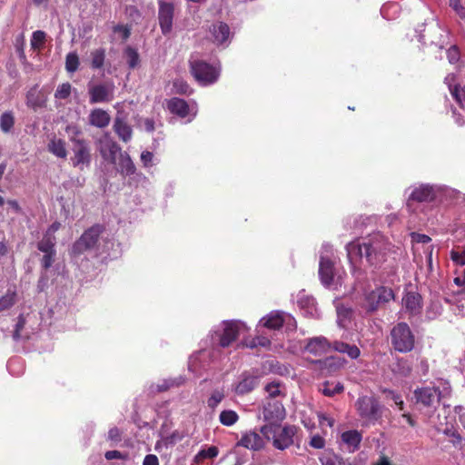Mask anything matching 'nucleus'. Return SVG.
I'll use <instances>...</instances> for the list:
<instances>
[{
  "label": "nucleus",
  "mask_w": 465,
  "mask_h": 465,
  "mask_svg": "<svg viewBox=\"0 0 465 465\" xmlns=\"http://www.w3.org/2000/svg\"><path fill=\"white\" fill-rule=\"evenodd\" d=\"M402 304L410 314L418 315L421 311V296L418 292H409L402 298Z\"/></svg>",
  "instance_id": "nucleus-22"
},
{
  "label": "nucleus",
  "mask_w": 465,
  "mask_h": 465,
  "mask_svg": "<svg viewBox=\"0 0 465 465\" xmlns=\"http://www.w3.org/2000/svg\"><path fill=\"white\" fill-rule=\"evenodd\" d=\"M210 33L213 37V42L217 45H223L226 43L230 37V28L225 23L223 22L213 24L210 27Z\"/></svg>",
  "instance_id": "nucleus-26"
},
{
  "label": "nucleus",
  "mask_w": 465,
  "mask_h": 465,
  "mask_svg": "<svg viewBox=\"0 0 465 465\" xmlns=\"http://www.w3.org/2000/svg\"><path fill=\"white\" fill-rule=\"evenodd\" d=\"M79 58L76 53H69L65 58V69L69 73H74L78 69Z\"/></svg>",
  "instance_id": "nucleus-47"
},
{
  "label": "nucleus",
  "mask_w": 465,
  "mask_h": 465,
  "mask_svg": "<svg viewBox=\"0 0 465 465\" xmlns=\"http://www.w3.org/2000/svg\"><path fill=\"white\" fill-rule=\"evenodd\" d=\"M173 89L176 93L189 94L191 93L190 86L183 80L177 79L173 82Z\"/></svg>",
  "instance_id": "nucleus-56"
},
{
  "label": "nucleus",
  "mask_w": 465,
  "mask_h": 465,
  "mask_svg": "<svg viewBox=\"0 0 465 465\" xmlns=\"http://www.w3.org/2000/svg\"><path fill=\"white\" fill-rule=\"evenodd\" d=\"M56 252H45L42 258V266L46 270L52 266L54 262Z\"/></svg>",
  "instance_id": "nucleus-59"
},
{
  "label": "nucleus",
  "mask_w": 465,
  "mask_h": 465,
  "mask_svg": "<svg viewBox=\"0 0 465 465\" xmlns=\"http://www.w3.org/2000/svg\"><path fill=\"white\" fill-rule=\"evenodd\" d=\"M322 465H345L341 458L337 455H326L321 459Z\"/></svg>",
  "instance_id": "nucleus-55"
},
{
  "label": "nucleus",
  "mask_w": 465,
  "mask_h": 465,
  "mask_svg": "<svg viewBox=\"0 0 465 465\" xmlns=\"http://www.w3.org/2000/svg\"><path fill=\"white\" fill-rule=\"evenodd\" d=\"M336 312H337V323L340 327L345 328L350 322L351 316V310L348 307H345L342 304H336Z\"/></svg>",
  "instance_id": "nucleus-34"
},
{
  "label": "nucleus",
  "mask_w": 465,
  "mask_h": 465,
  "mask_svg": "<svg viewBox=\"0 0 465 465\" xmlns=\"http://www.w3.org/2000/svg\"><path fill=\"white\" fill-rule=\"evenodd\" d=\"M120 151V147L113 141L106 140L102 143L100 153L104 159L114 162L116 153Z\"/></svg>",
  "instance_id": "nucleus-31"
},
{
  "label": "nucleus",
  "mask_w": 465,
  "mask_h": 465,
  "mask_svg": "<svg viewBox=\"0 0 465 465\" xmlns=\"http://www.w3.org/2000/svg\"><path fill=\"white\" fill-rule=\"evenodd\" d=\"M183 379L182 377H178L175 379L164 380L161 383L156 385L157 391H163L172 387L179 386L183 382Z\"/></svg>",
  "instance_id": "nucleus-46"
},
{
  "label": "nucleus",
  "mask_w": 465,
  "mask_h": 465,
  "mask_svg": "<svg viewBox=\"0 0 465 465\" xmlns=\"http://www.w3.org/2000/svg\"><path fill=\"white\" fill-rule=\"evenodd\" d=\"M158 22L161 32L168 35L173 30L174 18V5L163 0H158Z\"/></svg>",
  "instance_id": "nucleus-15"
},
{
  "label": "nucleus",
  "mask_w": 465,
  "mask_h": 465,
  "mask_svg": "<svg viewBox=\"0 0 465 465\" xmlns=\"http://www.w3.org/2000/svg\"><path fill=\"white\" fill-rule=\"evenodd\" d=\"M114 129L122 141L127 143L132 139V128L124 120L116 118L114 124Z\"/></svg>",
  "instance_id": "nucleus-30"
},
{
  "label": "nucleus",
  "mask_w": 465,
  "mask_h": 465,
  "mask_svg": "<svg viewBox=\"0 0 465 465\" xmlns=\"http://www.w3.org/2000/svg\"><path fill=\"white\" fill-rule=\"evenodd\" d=\"M207 351L205 350L199 351L196 355H193L190 358L189 361V369L193 372H197L200 368V361L202 359L207 356Z\"/></svg>",
  "instance_id": "nucleus-48"
},
{
  "label": "nucleus",
  "mask_w": 465,
  "mask_h": 465,
  "mask_svg": "<svg viewBox=\"0 0 465 465\" xmlns=\"http://www.w3.org/2000/svg\"><path fill=\"white\" fill-rule=\"evenodd\" d=\"M248 327L241 321H226L223 322V330L221 332L215 331L213 336V341H217L220 347L225 348L230 346L241 334L245 333Z\"/></svg>",
  "instance_id": "nucleus-5"
},
{
  "label": "nucleus",
  "mask_w": 465,
  "mask_h": 465,
  "mask_svg": "<svg viewBox=\"0 0 465 465\" xmlns=\"http://www.w3.org/2000/svg\"><path fill=\"white\" fill-rule=\"evenodd\" d=\"M46 98L43 93L38 90L37 85L31 88L26 94V105L36 111L45 106Z\"/></svg>",
  "instance_id": "nucleus-25"
},
{
  "label": "nucleus",
  "mask_w": 465,
  "mask_h": 465,
  "mask_svg": "<svg viewBox=\"0 0 465 465\" xmlns=\"http://www.w3.org/2000/svg\"><path fill=\"white\" fill-rule=\"evenodd\" d=\"M341 442L346 446L349 452H354L360 447L362 435L356 430H346L341 435Z\"/></svg>",
  "instance_id": "nucleus-23"
},
{
  "label": "nucleus",
  "mask_w": 465,
  "mask_h": 465,
  "mask_svg": "<svg viewBox=\"0 0 465 465\" xmlns=\"http://www.w3.org/2000/svg\"><path fill=\"white\" fill-rule=\"evenodd\" d=\"M237 446H242L250 450H259L263 446V440L257 432L249 431L242 435Z\"/></svg>",
  "instance_id": "nucleus-27"
},
{
  "label": "nucleus",
  "mask_w": 465,
  "mask_h": 465,
  "mask_svg": "<svg viewBox=\"0 0 465 465\" xmlns=\"http://www.w3.org/2000/svg\"><path fill=\"white\" fill-rule=\"evenodd\" d=\"M223 398L224 393L223 391H214L207 400L208 407L213 410L215 409L219 405V403L223 400Z\"/></svg>",
  "instance_id": "nucleus-50"
},
{
  "label": "nucleus",
  "mask_w": 465,
  "mask_h": 465,
  "mask_svg": "<svg viewBox=\"0 0 465 465\" xmlns=\"http://www.w3.org/2000/svg\"><path fill=\"white\" fill-rule=\"evenodd\" d=\"M239 420L238 414L232 410H224L219 415L220 422L224 426H232Z\"/></svg>",
  "instance_id": "nucleus-38"
},
{
  "label": "nucleus",
  "mask_w": 465,
  "mask_h": 465,
  "mask_svg": "<svg viewBox=\"0 0 465 465\" xmlns=\"http://www.w3.org/2000/svg\"><path fill=\"white\" fill-rule=\"evenodd\" d=\"M332 247L329 243L322 246L319 264V276L323 285L331 286L333 281Z\"/></svg>",
  "instance_id": "nucleus-9"
},
{
  "label": "nucleus",
  "mask_w": 465,
  "mask_h": 465,
  "mask_svg": "<svg viewBox=\"0 0 465 465\" xmlns=\"http://www.w3.org/2000/svg\"><path fill=\"white\" fill-rule=\"evenodd\" d=\"M442 312V305L439 299H433L426 309V317L430 320L436 319Z\"/></svg>",
  "instance_id": "nucleus-37"
},
{
  "label": "nucleus",
  "mask_w": 465,
  "mask_h": 465,
  "mask_svg": "<svg viewBox=\"0 0 465 465\" xmlns=\"http://www.w3.org/2000/svg\"><path fill=\"white\" fill-rule=\"evenodd\" d=\"M15 124V117L11 112H5L0 116V128L4 133H8Z\"/></svg>",
  "instance_id": "nucleus-43"
},
{
  "label": "nucleus",
  "mask_w": 465,
  "mask_h": 465,
  "mask_svg": "<svg viewBox=\"0 0 465 465\" xmlns=\"http://www.w3.org/2000/svg\"><path fill=\"white\" fill-rule=\"evenodd\" d=\"M387 398L391 400L397 406H399L400 410L403 409L404 402L401 399V396L394 392L393 391H386Z\"/></svg>",
  "instance_id": "nucleus-60"
},
{
  "label": "nucleus",
  "mask_w": 465,
  "mask_h": 465,
  "mask_svg": "<svg viewBox=\"0 0 465 465\" xmlns=\"http://www.w3.org/2000/svg\"><path fill=\"white\" fill-rule=\"evenodd\" d=\"M47 150L57 158L64 159L67 156L65 141L56 136L50 138L47 143Z\"/></svg>",
  "instance_id": "nucleus-28"
},
{
  "label": "nucleus",
  "mask_w": 465,
  "mask_h": 465,
  "mask_svg": "<svg viewBox=\"0 0 465 465\" xmlns=\"http://www.w3.org/2000/svg\"><path fill=\"white\" fill-rule=\"evenodd\" d=\"M450 5L460 17L465 18V8L461 5L460 0H450Z\"/></svg>",
  "instance_id": "nucleus-61"
},
{
  "label": "nucleus",
  "mask_w": 465,
  "mask_h": 465,
  "mask_svg": "<svg viewBox=\"0 0 465 465\" xmlns=\"http://www.w3.org/2000/svg\"><path fill=\"white\" fill-rule=\"evenodd\" d=\"M331 346L325 337L317 336L305 340L302 351L313 357H322L330 351Z\"/></svg>",
  "instance_id": "nucleus-17"
},
{
  "label": "nucleus",
  "mask_w": 465,
  "mask_h": 465,
  "mask_svg": "<svg viewBox=\"0 0 465 465\" xmlns=\"http://www.w3.org/2000/svg\"><path fill=\"white\" fill-rule=\"evenodd\" d=\"M265 391L272 398H275L282 394L281 384L279 382H271L265 386Z\"/></svg>",
  "instance_id": "nucleus-54"
},
{
  "label": "nucleus",
  "mask_w": 465,
  "mask_h": 465,
  "mask_svg": "<svg viewBox=\"0 0 465 465\" xmlns=\"http://www.w3.org/2000/svg\"><path fill=\"white\" fill-rule=\"evenodd\" d=\"M141 162L145 168L152 167L153 165V154L149 151H143L141 153Z\"/></svg>",
  "instance_id": "nucleus-58"
},
{
  "label": "nucleus",
  "mask_w": 465,
  "mask_h": 465,
  "mask_svg": "<svg viewBox=\"0 0 465 465\" xmlns=\"http://www.w3.org/2000/svg\"><path fill=\"white\" fill-rule=\"evenodd\" d=\"M449 393L450 387L448 384L444 386L441 391L434 387L418 388L414 391V399L417 404H421L427 408H435L440 399Z\"/></svg>",
  "instance_id": "nucleus-7"
},
{
  "label": "nucleus",
  "mask_w": 465,
  "mask_h": 465,
  "mask_svg": "<svg viewBox=\"0 0 465 465\" xmlns=\"http://www.w3.org/2000/svg\"><path fill=\"white\" fill-rule=\"evenodd\" d=\"M260 324L270 330L280 329L284 324L289 329L296 328L295 319L289 313L283 312H272L260 321Z\"/></svg>",
  "instance_id": "nucleus-14"
},
{
  "label": "nucleus",
  "mask_w": 465,
  "mask_h": 465,
  "mask_svg": "<svg viewBox=\"0 0 465 465\" xmlns=\"http://www.w3.org/2000/svg\"><path fill=\"white\" fill-rule=\"evenodd\" d=\"M46 38V34L44 31L37 30L35 31L32 35L31 38V47L34 50H41L44 47L45 42Z\"/></svg>",
  "instance_id": "nucleus-41"
},
{
  "label": "nucleus",
  "mask_w": 465,
  "mask_h": 465,
  "mask_svg": "<svg viewBox=\"0 0 465 465\" xmlns=\"http://www.w3.org/2000/svg\"><path fill=\"white\" fill-rule=\"evenodd\" d=\"M91 66L93 69H101L105 59V50L98 48L91 52Z\"/></svg>",
  "instance_id": "nucleus-36"
},
{
  "label": "nucleus",
  "mask_w": 465,
  "mask_h": 465,
  "mask_svg": "<svg viewBox=\"0 0 465 465\" xmlns=\"http://www.w3.org/2000/svg\"><path fill=\"white\" fill-rule=\"evenodd\" d=\"M450 94L460 106L465 104V88L455 85L453 88H450Z\"/></svg>",
  "instance_id": "nucleus-51"
},
{
  "label": "nucleus",
  "mask_w": 465,
  "mask_h": 465,
  "mask_svg": "<svg viewBox=\"0 0 465 465\" xmlns=\"http://www.w3.org/2000/svg\"><path fill=\"white\" fill-rule=\"evenodd\" d=\"M450 259L451 261L458 266L460 267V269H457V271L462 270L463 266L465 265V249H453L450 251Z\"/></svg>",
  "instance_id": "nucleus-44"
},
{
  "label": "nucleus",
  "mask_w": 465,
  "mask_h": 465,
  "mask_svg": "<svg viewBox=\"0 0 465 465\" xmlns=\"http://www.w3.org/2000/svg\"><path fill=\"white\" fill-rule=\"evenodd\" d=\"M310 445L314 449H322L325 445V440L320 435H314L310 440Z\"/></svg>",
  "instance_id": "nucleus-63"
},
{
  "label": "nucleus",
  "mask_w": 465,
  "mask_h": 465,
  "mask_svg": "<svg viewBox=\"0 0 465 465\" xmlns=\"http://www.w3.org/2000/svg\"><path fill=\"white\" fill-rule=\"evenodd\" d=\"M316 368L322 375H331L339 371L344 365V361L340 358L329 357L324 360L312 361Z\"/></svg>",
  "instance_id": "nucleus-20"
},
{
  "label": "nucleus",
  "mask_w": 465,
  "mask_h": 465,
  "mask_svg": "<svg viewBox=\"0 0 465 465\" xmlns=\"http://www.w3.org/2000/svg\"><path fill=\"white\" fill-rule=\"evenodd\" d=\"M191 70L194 78L202 85L213 84L219 77V68L203 61H192Z\"/></svg>",
  "instance_id": "nucleus-8"
},
{
  "label": "nucleus",
  "mask_w": 465,
  "mask_h": 465,
  "mask_svg": "<svg viewBox=\"0 0 465 465\" xmlns=\"http://www.w3.org/2000/svg\"><path fill=\"white\" fill-rule=\"evenodd\" d=\"M439 188L434 185L420 184L411 191L409 200L430 202L436 197Z\"/></svg>",
  "instance_id": "nucleus-21"
},
{
  "label": "nucleus",
  "mask_w": 465,
  "mask_h": 465,
  "mask_svg": "<svg viewBox=\"0 0 465 465\" xmlns=\"http://www.w3.org/2000/svg\"><path fill=\"white\" fill-rule=\"evenodd\" d=\"M344 387L341 382L325 381L320 391L328 397H332L343 391Z\"/></svg>",
  "instance_id": "nucleus-35"
},
{
  "label": "nucleus",
  "mask_w": 465,
  "mask_h": 465,
  "mask_svg": "<svg viewBox=\"0 0 465 465\" xmlns=\"http://www.w3.org/2000/svg\"><path fill=\"white\" fill-rule=\"evenodd\" d=\"M218 449L215 446H211L208 449L200 450L194 457L195 462H200L203 459L214 458L218 455Z\"/></svg>",
  "instance_id": "nucleus-45"
},
{
  "label": "nucleus",
  "mask_w": 465,
  "mask_h": 465,
  "mask_svg": "<svg viewBox=\"0 0 465 465\" xmlns=\"http://www.w3.org/2000/svg\"><path fill=\"white\" fill-rule=\"evenodd\" d=\"M412 242L419 243H428L430 242V237L426 234H421L418 232H411V234Z\"/></svg>",
  "instance_id": "nucleus-64"
},
{
  "label": "nucleus",
  "mask_w": 465,
  "mask_h": 465,
  "mask_svg": "<svg viewBox=\"0 0 465 465\" xmlns=\"http://www.w3.org/2000/svg\"><path fill=\"white\" fill-rule=\"evenodd\" d=\"M391 341L393 349L401 353L411 351L415 345V336L406 322H399L391 329Z\"/></svg>",
  "instance_id": "nucleus-3"
},
{
  "label": "nucleus",
  "mask_w": 465,
  "mask_h": 465,
  "mask_svg": "<svg viewBox=\"0 0 465 465\" xmlns=\"http://www.w3.org/2000/svg\"><path fill=\"white\" fill-rule=\"evenodd\" d=\"M15 292L8 290L6 293L0 298V312L10 309L15 303Z\"/></svg>",
  "instance_id": "nucleus-40"
},
{
  "label": "nucleus",
  "mask_w": 465,
  "mask_h": 465,
  "mask_svg": "<svg viewBox=\"0 0 465 465\" xmlns=\"http://www.w3.org/2000/svg\"><path fill=\"white\" fill-rule=\"evenodd\" d=\"M166 107L172 114L181 118L189 116L187 122H191L197 114V105L195 104L190 106L184 100L177 97L167 100Z\"/></svg>",
  "instance_id": "nucleus-16"
},
{
  "label": "nucleus",
  "mask_w": 465,
  "mask_h": 465,
  "mask_svg": "<svg viewBox=\"0 0 465 465\" xmlns=\"http://www.w3.org/2000/svg\"><path fill=\"white\" fill-rule=\"evenodd\" d=\"M450 292L446 293L445 301L455 305L456 312L465 315V269L456 272L453 284L450 286Z\"/></svg>",
  "instance_id": "nucleus-4"
},
{
  "label": "nucleus",
  "mask_w": 465,
  "mask_h": 465,
  "mask_svg": "<svg viewBox=\"0 0 465 465\" xmlns=\"http://www.w3.org/2000/svg\"><path fill=\"white\" fill-rule=\"evenodd\" d=\"M125 54L127 57V63L129 66L131 68L136 67L139 63V55L137 52L134 49L128 47L125 50Z\"/></svg>",
  "instance_id": "nucleus-52"
},
{
  "label": "nucleus",
  "mask_w": 465,
  "mask_h": 465,
  "mask_svg": "<svg viewBox=\"0 0 465 465\" xmlns=\"http://www.w3.org/2000/svg\"><path fill=\"white\" fill-rule=\"evenodd\" d=\"M73 155L70 158L74 167L84 171L90 166L92 154L89 143L82 138H74L72 145Z\"/></svg>",
  "instance_id": "nucleus-6"
},
{
  "label": "nucleus",
  "mask_w": 465,
  "mask_h": 465,
  "mask_svg": "<svg viewBox=\"0 0 465 465\" xmlns=\"http://www.w3.org/2000/svg\"><path fill=\"white\" fill-rule=\"evenodd\" d=\"M394 300V293L391 288L379 287L365 297L364 307L368 312H374L381 304Z\"/></svg>",
  "instance_id": "nucleus-13"
},
{
  "label": "nucleus",
  "mask_w": 465,
  "mask_h": 465,
  "mask_svg": "<svg viewBox=\"0 0 465 465\" xmlns=\"http://www.w3.org/2000/svg\"><path fill=\"white\" fill-rule=\"evenodd\" d=\"M110 114L101 108H95L92 110L88 116V122L92 126L97 128L107 127L110 124Z\"/></svg>",
  "instance_id": "nucleus-24"
},
{
  "label": "nucleus",
  "mask_w": 465,
  "mask_h": 465,
  "mask_svg": "<svg viewBox=\"0 0 465 465\" xmlns=\"http://www.w3.org/2000/svg\"><path fill=\"white\" fill-rule=\"evenodd\" d=\"M346 250L351 264L365 260L367 264L374 268L380 267L388 257L398 254L401 251L381 233H375L362 241L351 242L347 244Z\"/></svg>",
  "instance_id": "nucleus-1"
},
{
  "label": "nucleus",
  "mask_w": 465,
  "mask_h": 465,
  "mask_svg": "<svg viewBox=\"0 0 465 465\" xmlns=\"http://www.w3.org/2000/svg\"><path fill=\"white\" fill-rule=\"evenodd\" d=\"M65 132L68 134L70 142L73 143L74 138H79L81 130L76 124H69L65 128Z\"/></svg>",
  "instance_id": "nucleus-57"
},
{
  "label": "nucleus",
  "mask_w": 465,
  "mask_h": 465,
  "mask_svg": "<svg viewBox=\"0 0 465 465\" xmlns=\"http://www.w3.org/2000/svg\"><path fill=\"white\" fill-rule=\"evenodd\" d=\"M355 407L360 417L368 422L377 420L380 416V406L373 397H360L355 402Z\"/></svg>",
  "instance_id": "nucleus-10"
},
{
  "label": "nucleus",
  "mask_w": 465,
  "mask_h": 465,
  "mask_svg": "<svg viewBox=\"0 0 465 465\" xmlns=\"http://www.w3.org/2000/svg\"><path fill=\"white\" fill-rule=\"evenodd\" d=\"M398 10L399 5L396 3H388L382 5L381 9V14L384 18L390 20L393 18L392 16H391L390 13H397Z\"/></svg>",
  "instance_id": "nucleus-53"
},
{
  "label": "nucleus",
  "mask_w": 465,
  "mask_h": 465,
  "mask_svg": "<svg viewBox=\"0 0 465 465\" xmlns=\"http://www.w3.org/2000/svg\"><path fill=\"white\" fill-rule=\"evenodd\" d=\"M259 383L257 376L243 375L242 380L236 384L234 391L237 394H246L252 391Z\"/></svg>",
  "instance_id": "nucleus-29"
},
{
  "label": "nucleus",
  "mask_w": 465,
  "mask_h": 465,
  "mask_svg": "<svg viewBox=\"0 0 465 465\" xmlns=\"http://www.w3.org/2000/svg\"><path fill=\"white\" fill-rule=\"evenodd\" d=\"M333 349L338 352L347 354L351 359H357L361 353L360 349L356 345L339 341L333 342Z\"/></svg>",
  "instance_id": "nucleus-32"
},
{
  "label": "nucleus",
  "mask_w": 465,
  "mask_h": 465,
  "mask_svg": "<svg viewBox=\"0 0 465 465\" xmlns=\"http://www.w3.org/2000/svg\"><path fill=\"white\" fill-rule=\"evenodd\" d=\"M135 165L132 161L130 155L126 153L120 154L119 158V171L124 175H132L135 173Z\"/></svg>",
  "instance_id": "nucleus-33"
},
{
  "label": "nucleus",
  "mask_w": 465,
  "mask_h": 465,
  "mask_svg": "<svg viewBox=\"0 0 465 465\" xmlns=\"http://www.w3.org/2000/svg\"><path fill=\"white\" fill-rule=\"evenodd\" d=\"M447 56L450 64H455L460 58V52L456 46H451L447 51Z\"/></svg>",
  "instance_id": "nucleus-62"
},
{
  "label": "nucleus",
  "mask_w": 465,
  "mask_h": 465,
  "mask_svg": "<svg viewBox=\"0 0 465 465\" xmlns=\"http://www.w3.org/2000/svg\"><path fill=\"white\" fill-rule=\"evenodd\" d=\"M297 303L302 312L306 317L319 318L320 312L313 297L307 295L304 291L300 292L297 297Z\"/></svg>",
  "instance_id": "nucleus-19"
},
{
  "label": "nucleus",
  "mask_w": 465,
  "mask_h": 465,
  "mask_svg": "<svg viewBox=\"0 0 465 465\" xmlns=\"http://www.w3.org/2000/svg\"><path fill=\"white\" fill-rule=\"evenodd\" d=\"M72 86L69 83H64L60 85H58L55 93L54 97L56 99L64 100L69 97L71 94Z\"/></svg>",
  "instance_id": "nucleus-49"
},
{
  "label": "nucleus",
  "mask_w": 465,
  "mask_h": 465,
  "mask_svg": "<svg viewBox=\"0 0 465 465\" xmlns=\"http://www.w3.org/2000/svg\"><path fill=\"white\" fill-rule=\"evenodd\" d=\"M296 431L295 426L281 427L279 424H265L261 428L262 434L268 440H272L276 449L282 450L292 445Z\"/></svg>",
  "instance_id": "nucleus-2"
},
{
  "label": "nucleus",
  "mask_w": 465,
  "mask_h": 465,
  "mask_svg": "<svg viewBox=\"0 0 465 465\" xmlns=\"http://www.w3.org/2000/svg\"><path fill=\"white\" fill-rule=\"evenodd\" d=\"M411 365L409 361L404 359H400L397 361L396 364L392 368V371L401 376H408L411 372Z\"/></svg>",
  "instance_id": "nucleus-42"
},
{
  "label": "nucleus",
  "mask_w": 465,
  "mask_h": 465,
  "mask_svg": "<svg viewBox=\"0 0 465 465\" xmlns=\"http://www.w3.org/2000/svg\"><path fill=\"white\" fill-rule=\"evenodd\" d=\"M263 417L266 424H279L285 418V409L277 401H269L263 408Z\"/></svg>",
  "instance_id": "nucleus-18"
},
{
  "label": "nucleus",
  "mask_w": 465,
  "mask_h": 465,
  "mask_svg": "<svg viewBox=\"0 0 465 465\" xmlns=\"http://www.w3.org/2000/svg\"><path fill=\"white\" fill-rule=\"evenodd\" d=\"M102 231L103 228L100 225H94L86 230L80 239L73 245L72 253L74 255H78L86 250L94 248L98 242Z\"/></svg>",
  "instance_id": "nucleus-12"
},
{
  "label": "nucleus",
  "mask_w": 465,
  "mask_h": 465,
  "mask_svg": "<svg viewBox=\"0 0 465 465\" xmlns=\"http://www.w3.org/2000/svg\"><path fill=\"white\" fill-rule=\"evenodd\" d=\"M115 85L113 82L88 85L90 104L108 103L114 98Z\"/></svg>",
  "instance_id": "nucleus-11"
},
{
  "label": "nucleus",
  "mask_w": 465,
  "mask_h": 465,
  "mask_svg": "<svg viewBox=\"0 0 465 465\" xmlns=\"http://www.w3.org/2000/svg\"><path fill=\"white\" fill-rule=\"evenodd\" d=\"M55 245V237L54 236H49L45 233L43 239L38 242L37 248L42 252H55L54 250Z\"/></svg>",
  "instance_id": "nucleus-39"
}]
</instances>
